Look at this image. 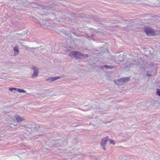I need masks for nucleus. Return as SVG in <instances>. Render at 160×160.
<instances>
[{"label": "nucleus", "instance_id": "nucleus-1", "mask_svg": "<svg viewBox=\"0 0 160 160\" xmlns=\"http://www.w3.org/2000/svg\"><path fill=\"white\" fill-rule=\"evenodd\" d=\"M144 31L148 36H154L155 35L154 30L149 27H145Z\"/></svg>", "mask_w": 160, "mask_h": 160}, {"label": "nucleus", "instance_id": "nucleus-2", "mask_svg": "<svg viewBox=\"0 0 160 160\" xmlns=\"http://www.w3.org/2000/svg\"><path fill=\"white\" fill-rule=\"evenodd\" d=\"M69 55L71 57H76L78 58H81L84 57V55L78 51L71 52Z\"/></svg>", "mask_w": 160, "mask_h": 160}, {"label": "nucleus", "instance_id": "nucleus-3", "mask_svg": "<svg viewBox=\"0 0 160 160\" xmlns=\"http://www.w3.org/2000/svg\"><path fill=\"white\" fill-rule=\"evenodd\" d=\"M32 69L33 70V73L32 76V78H34L38 76L39 71L38 69L35 66L33 67Z\"/></svg>", "mask_w": 160, "mask_h": 160}, {"label": "nucleus", "instance_id": "nucleus-4", "mask_svg": "<svg viewBox=\"0 0 160 160\" xmlns=\"http://www.w3.org/2000/svg\"><path fill=\"white\" fill-rule=\"evenodd\" d=\"M108 137H106L102 139L101 142V146L103 148L104 150H105V146L106 144V142L108 141Z\"/></svg>", "mask_w": 160, "mask_h": 160}, {"label": "nucleus", "instance_id": "nucleus-5", "mask_svg": "<svg viewBox=\"0 0 160 160\" xmlns=\"http://www.w3.org/2000/svg\"><path fill=\"white\" fill-rule=\"evenodd\" d=\"M130 78L129 77L122 78L119 79V81H121L122 83L128 82L130 80Z\"/></svg>", "mask_w": 160, "mask_h": 160}, {"label": "nucleus", "instance_id": "nucleus-6", "mask_svg": "<svg viewBox=\"0 0 160 160\" xmlns=\"http://www.w3.org/2000/svg\"><path fill=\"white\" fill-rule=\"evenodd\" d=\"M16 119L17 121L18 122H19L24 120V119L23 118L20 117L19 116H17L16 117Z\"/></svg>", "mask_w": 160, "mask_h": 160}, {"label": "nucleus", "instance_id": "nucleus-7", "mask_svg": "<svg viewBox=\"0 0 160 160\" xmlns=\"http://www.w3.org/2000/svg\"><path fill=\"white\" fill-rule=\"evenodd\" d=\"M13 50L14 51V55H17L18 54L19 49L18 47H14L13 48Z\"/></svg>", "mask_w": 160, "mask_h": 160}, {"label": "nucleus", "instance_id": "nucleus-8", "mask_svg": "<svg viewBox=\"0 0 160 160\" xmlns=\"http://www.w3.org/2000/svg\"><path fill=\"white\" fill-rule=\"evenodd\" d=\"M114 68L113 66H108L107 65H104L102 67V68L103 69L104 68H106V69H111Z\"/></svg>", "mask_w": 160, "mask_h": 160}, {"label": "nucleus", "instance_id": "nucleus-9", "mask_svg": "<svg viewBox=\"0 0 160 160\" xmlns=\"http://www.w3.org/2000/svg\"><path fill=\"white\" fill-rule=\"evenodd\" d=\"M119 79L118 80H115L114 82L116 84L118 85H121L122 84V82L121 81H119Z\"/></svg>", "mask_w": 160, "mask_h": 160}, {"label": "nucleus", "instance_id": "nucleus-10", "mask_svg": "<svg viewBox=\"0 0 160 160\" xmlns=\"http://www.w3.org/2000/svg\"><path fill=\"white\" fill-rule=\"evenodd\" d=\"M16 90L19 92H23V93H25L26 92V91L22 89H20L19 88H17Z\"/></svg>", "mask_w": 160, "mask_h": 160}, {"label": "nucleus", "instance_id": "nucleus-11", "mask_svg": "<svg viewBox=\"0 0 160 160\" xmlns=\"http://www.w3.org/2000/svg\"><path fill=\"white\" fill-rule=\"evenodd\" d=\"M60 78L59 77H52V81H54L56 80H57Z\"/></svg>", "mask_w": 160, "mask_h": 160}, {"label": "nucleus", "instance_id": "nucleus-12", "mask_svg": "<svg viewBox=\"0 0 160 160\" xmlns=\"http://www.w3.org/2000/svg\"><path fill=\"white\" fill-rule=\"evenodd\" d=\"M156 93L160 97V89H157Z\"/></svg>", "mask_w": 160, "mask_h": 160}, {"label": "nucleus", "instance_id": "nucleus-13", "mask_svg": "<svg viewBox=\"0 0 160 160\" xmlns=\"http://www.w3.org/2000/svg\"><path fill=\"white\" fill-rule=\"evenodd\" d=\"M109 142L110 143H111V144H112L113 145H114L115 144V142L114 140H112V139H110L109 140Z\"/></svg>", "mask_w": 160, "mask_h": 160}, {"label": "nucleus", "instance_id": "nucleus-14", "mask_svg": "<svg viewBox=\"0 0 160 160\" xmlns=\"http://www.w3.org/2000/svg\"><path fill=\"white\" fill-rule=\"evenodd\" d=\"M52 77H48L47 78V80L51 82L52 81Z\"/></svg>", "mask_w": 160, "mask_h": 160}, {"label": "nucleus", "instance_id": "nucleus-15", "mask_svg": "<svg viewBox=\"0 0 160 160\" xmlns=\"http://www.w3.org/2000/svg\"><path fill=\"white\" fill-rule=\"evenodd\" d=\"M16 89L15 88H9V90L10 91H12L13 90H16Z\"/></svg>", "mask_w": 160, "mask_h": 160}, {"label": "nucleus", "instance_id": "nucleus-16", "mask_svg": "<svg viewBox=\"0 0 160 160\" xmlns=\"http://www.w3.org/2000/svg\"><path fill=\"white\" fill-rule=\"evenodd\" d=\"M147 75L148 77H150V76H151V75L150 74H148V73H147Z\"/></svg>", "mask_w": 160, "mask_h": 160}, {"label": "nucleus", "instance_id": "nucleus-17", "mask_svg": "<svg viewBox=\"0 0 160 160\" xmlns=\"http://www.w3.org/2000/svg\"><path fill=\"white\" fill-rule=\"evenodd\" d=\"M10 125L11 127H12V126H14V125L13 124H10Z\"/></svg>", "mask_w": 160, "mask_h": 160}, {"label": "nucleus", "instance_id": "nucleus-18", "mask_svg": "<svg viewBox=\"0 0 160 160\" xmlns=\"http://www.w3.org/2000/svg\"><path fill=\"white\" fill-rule=\"evenodd\" d=\"M85 55L86 56V57H88V54H85Z\"/></svg>", "mask_w": 160, "mask_h": 160}]
</instances>
